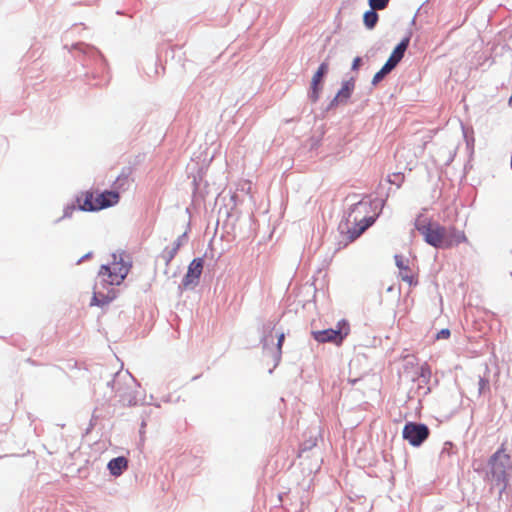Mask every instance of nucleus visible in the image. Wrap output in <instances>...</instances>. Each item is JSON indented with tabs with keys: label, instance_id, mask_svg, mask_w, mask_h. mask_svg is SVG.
Here are the masks:
<instances>
[{
	"label": "nucleus",
	"instance_id": "obj_18",
	"mask_svg": "<svg viewBox=\"0 0 512 512\" xmlns=\"http://www.w3.org/2000/svg\"><path fill=\"white\" fill-rule=\"evenodd\" d=\"M389 0H369V5L373 10H383L387 7Z\"/></svg>",
	"mask_w": 512,
	"mask_h": 512
},
{
	"label": "nucleus",
	"instance_id": "obj_10",
	"mask_svg": "<svg viewBox=\"0 0 512 512\" xmlns=\"http://www.w3.org/2000/svg\"><path fill=\"white\" fill-rule=\"evenodd\" d=\"M183 236H180L175 240L171 246H166L163 251L160 253L159 258L164 261L165 265L168 266L172 259L175 257V255L178 253V250L180 249L182 245V239Z\"/></svg>",
	"mask_w": 512,
	"mask_h": 512
},
{
	"label": "nucleus",
	"instance_id": "obj_1",
	"mask_svg": "<svg viewBox=\"0 0 512 512\" xmlns=\"http://www.w3.org/2000/svg\"><path fill=\"white\" fill-rule=\"evenodd\" d=\"M414 225L424 241L437 249H450L468 242L463 230L455 226L445 227L439 222L424 216L417 217Z\"/></svg>",
	"mask_w": 512,
	"mask_h": 512
},
{
	"label": "nucleus",
	"instance_id": "obj_6",
	"mask_svg": "<svg viewBox=\"0 0 512 512\" xmlns=\"http://www.w3.org/2000/svg\"><path fill=\"white\" fill-rule=\"evenodd\" d=\"M204 261L202 258H195L188 266L187 272L182 279L181 286L183 289H192L198 285L200 276L203 271Z\"/></svg>",
	"mask_w": 512,
	"mask_h": 512
},
{
	"label": "nucleus",
	"instance_id": "obj_19",
	"mask_svg": "<svg viewBox=\"0 0 512 512\" xmlns=\"http://www.w3.org/2000/svg\"><path fill=\"white\" fill-rule=\"evenodd\" d=\"M113 298V296L111 297H103V298H99L98 296V293L97 292H94V295L91 299V306H94V305H97V306H100V305H105L107 304L111 299Z\"/></svg>",
	"mask_w": 512,
	"mask_h": 512
},
{
	"label": "nucleus",
	"instance_id": "obj_25",
	"mask_svg": "<svg viewBox=\"0 0 512 512\" xmlns=\"http://www.w3.org/2000/svg\"><path fill=\"white\" fill-rule=\"evenodd\" d=\"M361 64V58L360 57H356L354 60H353V63H352V69L353 70H357L359 68Z\"/></svg>",
	"mask_w": 512,
	"mask_h": 512
},
{
	"label": "nucleus",
	"instance_id": "obj_14",
	"mask_svg": "<svg viewBox=\"0 0 512 512\" xmlns=\"http://www.w3.org/2000/svg\"><path fill=\"white\" fill-rule=\"evenodd\" d=\"M107 266L123 278L127 276L130 269V265L123 260L122 256L117 257L115 254L113 255V262Z\"/></svg>",
	"mask_w": 512,
	"mask_h": 512
},
{
	"label": "nucleus",
	"instance_id": "obj_24",
	"mask_svg": "<svg viewBox=\"0 0 512 512\" xmlns=\"http://www.w3.org/2000/svg\"><path fill=\"white\" fill-rule=\"evenodd\" d=\"M284 339H285V335H284V333H281L278 336V342H277V348H278L279 351H281V349H282V345H283Z\"/></svg>",
	"mask_w": 512,
	"mask_h": 512
},
{
	"label": "nucleus",
	"instance_id": "obj_4",
	"mask_svg": "<svg viewBox=\"0 0 512 512\" xmlns=\"http://www.w3.org/2000/svg\"><path fill=\"white\" fill-rule=\"evenodd\" d=\"M350 326L346 320L337 323L336 329H325L321 331H312V337L318 343H333L340 346L343 340L349 335Z\"/></svg>",
	"mask_w": 512,
	"mask_h": 512
},
{
	"label": "nucleus",
	"instance_id": "obj_17",
	"mask_svg": "<svg viewBox=\"0 0 512 512\" xmlns=\"http://www.w3.org/2000/svg\"><path fill=\"white\" fill-rule=\"evenodd\" d=\"M393 69L394 68L390 65V63H385L383 67L373 76L372 84L377 85Z\"/></svg>",
	"mask_w": 512,
	"mask_h": 512
},
{
	"label": "nucleus",
	"instance_id": "obj_3",
	"mask_svg": "<svg viewBox=\"0 0 512 512\" xmlns=\"http://www.w3.org/2000/svg\"><path fill=\"white\" fill-rule=\"evenodd\" d=\"M490 467L491 478L496 484L502 485L503 489L508 484V470L512 468V458L507 453L505 443H502L500 448L492 454L488 461Z\"/></svg>",
	"mask_w": 512,
	"mask_h": 512
},
{
	"label": "nucleus",
	"instance_id": "obj_20",
	"mask_svg": "<svg viewBox=\"0 0 512 512\" xmlns=\"http://www.w3.org/2000/svg\"><path fill=\"white\" fill-rule=\"evenodd\" d=\"M362 209H364V212H366L367 211V205L362 203V202H359V203L355 204L352 207V209H351V213L349 214V218H351L354 213L361 212Z\"/></svg>",
	"mask_w": 512,
	"mask_h": 512
},
{
	"label": "nucleus",
	"instance_id": "obj_9",
	"mask_svg": "<svg viewBox=\"0 0 512 512\" xmlns=\"http://www.w3.org/2000/svg\"><path fill=\"white\" fill-rule=\"evenodd\" d=\"M410 38L406 37L401 40V42L395 47V49L392 51L390 57L386 61V63H390V65L395 68L398 63L402 60L404 57L405 51L407 50L409 46Z\"/></svg>",
	"mask_w": 512,
	"mask_h": 512
},
{
	"label": "nucleus",
	"instance_id": "obj_12",
	"mask_svg": "<svg viewBox=\"0 0 512 512\" xmlns=\"http://www.w3.org/2000/svg\"><path fill=\"white\" fill-rule=\"evenodd\" d=\"M394 259L396 266L400 270V278L407 282L409 285H415L417 281L415 280L410 268L404 263L403 257L401 255H395Z\"/></svg>",
	"mask_w": 512,
	"mask_h": 512
},
{
	"label": "nucleus",
	"instance_id": "obj_11",
	"mask_svg": "<svg viewBox=\"0 0 512 512\" xmlns=\"http://www.w3.org/2000/svg\"><path fill=\"white\" fill-rule=\"evenodd\" d=\"M98 276L101 278V280L109 285H120L125 278H123L121 275H118L117 273H114L113 270H111L107 265H102Z\"/></svg>",
	"mask_w": 512,
	"mask_h": 512
},
{
	"label": "nucleus",
	"instance_id": "obj_22",
	"mask_svg": "<svg viewBox=\"0 0 512 512\" xmlns=\"http://www.w3.org/2000/svg\"><path fill=\"white\" fill-rule=\"evenodd\" d=\"M479 393H483L485 390L489 389V381L485 378L479 379Z\"/></svg>",
	"mask_w": 512,
	"mask_h": 512
},
{
	"label": "nucleus",
	"instance_id": "obj_8",
	"mask_svg": "<svg viewBox=\"0 0 512 512\" xmlns=\"http://www.w3.org/2000/svg\"><path fill=\"white\" fill-rule=\"evenodd\" d=\"M328 71V63L323 62L315 72L311 80V95L310 98L313 102H316L319 98V92L321 90V82L323 77Z\"/></svg>",
	"mask_w": 512,
	"mask_h": 512
},
{
	"label": "nucleus",
	"instance_id": "obj_2",
	"mask_svg": "<svg viewBox=\"0 0 512 512\" xmlns=\"http://www.w3.org/2000/svg\"><path fill=\"white\" fill-rule=\"evenodd\" d=\"M120 195L118 191L106 190L83 191L76 197V203L80 210L93 212L106 209L118 204Z\"/></svg>",
	"mask_w": 512,
	"mask_h": 512
},
{
	"label": "nucleus",
	"instance_id": "obj_5",
	"mask_svg": "<svg viewBox=\"0 0 512 512\" xmlns=\"http://www.w3.org/2000/svg\"><path fill=\"white\" fill-rule=\"evenodd\" d=\"M430 431L425 424L408 422L403 428V438L412 446H420L428 437Z\"/></svg>",
	"mask_w": 512,
	"mask_h": 512
},
{
	"label": "nucleus",
	"instance_id": "obj_15",
	"mask_svg": "<svg viewBox=\"0 0 512 512\" xmlns=\"http://www.w3.org/2000/svg\"><path fill=\"white\" fill-rule=\"evenodd\" d=\"M354 89V83L353 82H345L342 86V88L339 90L337 95L334 98V102L337 103H346L347 100L351 97V94Z\"/></svg>",
	"mask_w": 512,
	"mask_h": 512
},
{
	"label": "nucleus",
	"instance_id": "obj_7",
	"mask_svg": "<svg viewBox=\"0 0 512 512\" xmlns=\"http://www.w3.org/2000/svg\"><path fill=\"white\" fill-rule=\"evenodd\" d=\"M376 217L375 216H369V217H361L358 218V216H353V226L348 227L345 231V237L349 242L355 241L358 237H360L366 229H368L373 223L375 222Z\"/></svg>",
	"mask_w": 512,
	"mask_h": 512
},
{
	"label": "nucleus",
	"instance_id": "obj_21",
	"mask_svg": "<svg viewBox=\"0 0 512 512\" xmlns=\"http://www.w3.org/2000/svg\"><path fill=\"white\" fill-rule=\"evenodd\" d=\"M450 335H451L450 330L448 328H444L436 334L435 339L436 340L448 339L450 337Z\"/></svg>",
	"mask_w": 512,
	"mask_h": 512
},
{
	"label": "nucleus",
	"instance_id": "obj_16",
	"mask_svg": "<svg viewBox=\"0 0 512 512\" xmlns=\"http://www.w3.org/2000/svg\"><path fill=\"white\" fill-rule=\"evenodd\" d=\"M363 21L368 29H372L377 24L378 14L375 12V10L371 9L365 12Z\"/></svg>",
	"mask_w": 512,
	"mask_h": 512
},
{
	"label": "nucleus",
	"instance_id": "obj_23",
	"mask_svg": "<svg viewBox=\"0 0 512 512\" xmlns=\"http://www.w3.org/2000/svg\"><path fill=\"white\" fill-rule=\"evenodd\" d=\"M128 178L127 176H120L117 178L115 184L117 185V188H120L121 186H123L124 182H127Z\"/></svg>",
	"mask_w": 512,
	"mask_h": 512
},
{
	"label": "nucleus",
	"instance_id": "obj_13",
	"mask_svg": "<svg viewBox=\"0 0 512 512\" xmlns=\"http://www.w3.org/2000/svg\"><path fill=\"white\" fill-rule=\"evenodd\" d=\"M107 468L111 475L118 477L128 468V460L124 456L111 459Z\"/></svg>",
	"mask_w": 512,
	"mask_h": 512
}]
</instances>
